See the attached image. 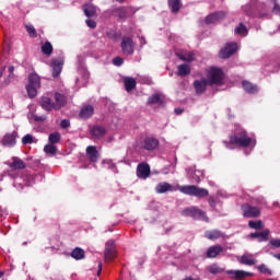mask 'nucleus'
Returning <instances> with one entry per match:
<instances>
[{"label": "nucleus", "instance_id": "25", "mask_svg": "<svg viewBox=\"0 0 280 280\" xmlns=\"http://www.w3.org/2000/svg\"><path fill=\"white\" fill-rule=\"evenodd\" d=\"M191 73V67L187 63L179 65L177 67V75L185 78V75H189Z\"/></svg>", "mask_w": 280, "mask_h": 280}, {"label": "nucleus", "instance_id": "35", "mask_svg": "<svg viewBox=\"0 0 280 280\" xmlns=\"http://www.w3.org/2000/svg\"><path fill=\"white\" fill-rule=\"evenodd\" d=\"M162 103H163V96H161V94H153L148 100L149 106H152V104H162Z\"/></svg>", "mask_w": 280, "mask_h": 280}, {"label": "nucleus", "instance_id": "15", "mask_svg": "<svg viewBox=\"0 0 280 280\" xmlns=\"http://www.w3.org/2000/svg\"><path fill=\"white\" fill-rule=\"evenodd\" d=\"M175 54L179 60H184L185 62H194L196 60V52L194 51L177 50Z\"/></svg>", "mask_w": 280, "mask_h": 280}, {"label": "nucleus", "instance_id": "39", "mask_svg": "<svg viewBox=\"0 0 280 280\" xmlns=\"http://www.w3.org/2000/svg\"><path fill=\"white\" fill-rule=\"evenodd\" d=\"M235 33L240 35H247L248 34V28L244 23H240V25L235 28Z\"/></svg>", "mask_w": 280, "mask_h": 280}, {"label": "nucleus", "instance_id": "30", "mask_svg": "<svg viewBox=\"0 0 280 280\" xmlns=\"http://www.w3.org/2000/svg\"><path fill=\"white\" fill-rule=\"evenodd\" d=\"M226 18V12L218 11L211 14V23H219Z\"/></svg>", "mask_w": 280, "mask_h": 280}, {"label": "nucleus", "instance_id": "42", "mask_svg": "<svg viewBox=\"0 0 280 280\" xmlns=\"http://www.w3.org/2000/svg\"><path fill=\"white\" fill-rule=\"evenodd\" d=\"M224 273V269L215 264L211 266V275H222Z\"/></svg>", "mask_w": 280, "mask_h": 280}, {"label": "nucleus", "instance_id": "20", "mask_svg": "<svg viewBox=\"0 0 280 280\" xmlns=\"http://www.w3.org/2000/svg\"><path fill=\"white\" fill-rule=\"evenodd\" d=\"M86 155L92 163H96L100 159V152L97 151V148L93 145L86 148Z\"/></svg>", "mask_w": 280, "mask_h": 280}, {"label": "nucleus", "instance_id": "58", "mask_svg": "<svg viewBox=\"0 0 280 280\" xmlns=\"http://www.w3.org/2000/svg\"><path fill=\"white\" fill-rule=\"evenodd\" d=\"M175 113H176L177 115H180V113H183V110H180V109H175Z\"/></svg>", "mask_w": 280, "mask_h": 280}, {"label": "nucleus", "instance_id": "40", "mask_svg": "<svg viewBox=\"0 0 280 280\" xmlns=\"http://www.w3.org/2000/svg\"><path fill=\"white\" fill-rule=\"evenodd\" d=\"M25 30H26L27 34L31 36V38H36L37 33H36V28L34 27V25L28 24L25 26Z\"/></svg>", "mask_w": 280, "mask_h": 280}, {"label": "nucleus", "instance_id": "2", "mask_svg": "<svg viewBox=\"0 0 280 280\" xmlns=\"http://www.w3.org/2000/svg\"><path fill=\"white\" fill-rule=\"evenodd\" d=\"M137 148L139 150H147L152 152L159 148V140L154 137L144 136L137 140Z\"/></svg>", "mask_w": 280, "mask_h": 280}, {"label": "nucleus", "instance_id": "17", "mask_svg": "<svg viewBox=\"0 0 280 280\" xmlns=\"http://www.w3.org/2000/svg\"><path fill=\"white\" fill-rule=\"evenodd\" d=\"M269 235H270V231L268 229H266L262 232L250 233L249 237L252 240H258V243H266V242H268Z\"/></svg>", "mask_w": 280, "mask_h": 280}, {"label": "nucleus", "instance_id": "23", "mask_svg": "<svg viewBox=\"0 0 280 280\" xmlns=\"http://www.w3.org/2000/svg\"><path fill=\"white\" fill-rule=\"evenodd\" d=\"M67 104V97L60 93L55 94V110H59Z\"/></svg>", "mask_w": 280, "mask_h": 280}, {"label": "nucleus", "instance_id": "12", "mask_svg": "<svg viewBox=\"0 0 280 280\" xmlns=\"http://www.w3.org/2000/svg\"><path fill=\"white\" fill-rule=\"evenodd\" d=\"M151 170L150 164L145 162H141L137 166V176L138 178H141L142 180H145L147 178H150Z\"/></svg>", "mask_w": 280, "mask_h": 280}, {"label": "nucleus", "instance_id": "5", "mask_svg": "<svg viewBox=\"0 0 280 280\" xmlns=\"http://www.w3.org/2000/svg\"><path fill=\"white\" fill-rule=\"evenodd\" d=\"M38 89H40V77L36 73H31L28 75V84L26 85L28 97H36Z\"/></svg>", "mask_w": 280, "mask_h": 280}, {"label": "nucleus", "instance_id": "27", "mask_svg": "<svg viewBox=\"0 0 280 280\" xmlns=\"http://www.w3.org/2000/svg\"><path fill=\"white\" fill-rule=\"evenodd\" d=\"M83 12L85 14V16H95L96 12H97V8L91 3L89 4H84L83 5Z\"/></svg>", "mask_w": 280, "mask_h": 280}, {"label": "nucleus", "instance_id": "11", "mask_svg": "<svg viewBox=\"0 0 280 280\" xmlns=\"http://www.w3.org/2000/svg\"><path fill=\"white\" fill-rule=\"evenodd\" d=\"M237 51V43H228L219 52L222 59H229Z\"/></svg>", "mask_w": 280, "mask_h": 280}, {"label": "nucleus", "instance_id": "43", "mask_svg": "<svg viewBox=\"0 0 280 280\" xmlns=\"http://www.w3.org/2000/svg\"><path fill=\"white\" fill-rule=\"evenodd\" d=\"M44 151L46 152V154H51V155H54V154H56V152H57V149H56V145H54V144H47L45 148H44Z\"/></svg>", "mask_w": 280, "mask_h": 280}, {"label": "nucleus", "instance_id": "53", "mask_svg": "<svg viewBox=\"0 0 280 280\" xmlns=\"http://www.w3.org/2000/svg\"><path fill=\"white\" fill-rule=\"evenodd\" d=\"M9 73H10V78H14V67L13 66H10L9 67Z\"/></svg>", "mask_w": 280, "mask_h": 280}, {"label": "nucleus", "instance_id": "28", "mask_svg": "<svg viewBox=\"0 0 280 280\" xmlns=\"http://www.w3.org/2000/svg\"><path fill=\"white\" fill-rule=\"evenodd\" d=\"M91 135H93L95 139H100L106 135V129L104 127L95 126L91 129Z\"/></svg>", "mask_w": 280, "mask_h": 280}, {"label": "nucleus", "instance_id": "61", "mask_svg": "<svg viewBox=\"0 0 280 280\" xmlns=\"http://www.w3.org/2000/svg\"><path fill=\"white\" fill-rule=\"evenodd\" d=\"M207 237H208V240H211V234H208Z\"/></svg>", "mask_w": 280, "mask_h": 280}, {"label": "nucleus", "instance_id": "26", "mask_svg": "<svg viewBox=\"0 0 280 280\" xmlns=\"http://www.w3.org/2000/svg\"><path fill=\"white\" fill-rule=\"evenodd\" d=\"M168 8L173 14H177L180 8H183V4L180 3V0H168Z\"/></svg>", "mask_w": 280, "mask_h": 280}, {"label": "nucleus", "instance_id": "36", "mask_svg": "<svg viewBox=\"0 0 280 280\" xmlns=\"http://www.w3.org/2000/svg\"><path fill=\"white\" fill-rule=\"evenodd\" d=\"M222 253H224V247L221 245H214L211 247V258H218Z\"/></svg>", "mask_w": 280, "mask_h": 280}, {"label": "nucleus", "instance_id": "56", "mask_svg": "<svg viewBox=\"0 0 280 280\" xmlns=\"http://www.w3.org/2000/svg\"><path fill=\"white\" fill-rule=\"evenodd\" d=\"M273 258L280 261V253L279 254H275Z\"/></svg>", "mask_w": 280, "mask_h": 280}, {"label": "nucleus", "instance_id": "4", "mask_svg": "<svg viewBox=\"0 0 280 280\" xmlns=\"http://www.w3.org/2000/svg\"><path fill=\"white\" fill-rule=\"evenodd\" d=\"M177 189L180 194L196 196V198H207V196H209V190L198 188L197 186H177Z\"/></svg>", "mask_w": 280, "mask_h": 280}, {"label": "nucleus", "instance_id": "49", "mask_svg": "<svg viewBox=\"0 0 280 280\" xmlns=\"http://www.w3.org/2000/svg\"><path fill=\"white\" fill-rule=\"evenodd\" d=\"M113 62L116 67H121V65H124V59L121 57H116L113 59Z\"/></svg>", "mask_w": 280, "mask_h": 280}, {"label": "nucleus", "instance_id": "9", "mask_svg": "<svg viewBox=\"0 0 280 280\" xmlns=\"http://www.w3.org/2000/svg\"><path fill=\"white\" fill-rule=\"evenodd\" d=\"M132 14V8L130 7H118L112 10V16L118 19V21H126L128 16Z\"/></svg>", "mask_w": 280, "mask_h": 280}, {"label": "nucleus", "instance_id": "19", "mask_svg": "<svg viewBox=\"0 0 280 280\" xmlns=\"http://www.w3.org/2000/svg\"><path fill=\"white\" fill-rule=\"evenodd\" d=\"M39 104L44 110H56V103H54L49 96H43Z\"/></svg>", "mask_w": 280, "mask_h": 280}, {"label": "nucleus", "instance_id": "60", "mask_svg": "<svg viewBox=\"0 0 280 280\" xmlns=\"http://www.w3.org/2000/svg\"><path fill=\"white\" fill-rule=\"evenodd\" d=\"M3 275H5V272L0 271V279H1V277H3Z\"/></svg>", "mask_w": 280, "mask_h": 280}, {"label": "nucleus", "instance_id": "31", "mask_svg": "<svg viewBox=\"0 0 280 280\" xmlns=\"http://www.w3.org/2000/svg\"><path fill=\"white\" fill-rule=\"evenodd\" d=\"M42 52H43L45 56H51V54H54V46L51 45V43L45 42V43L42 45Z\"/></svg>", "mask_w": 280, "mask_h": 280}, {"label": "nucleus", "instance_id": "13", "mask_svg": "<svg viewBox=\"0 0 280 280\" xmlns=\"http://www.w3.org/2000/svg\"><path fill=\"white\" fill-rule=\"evenodd\" d=\"M120 47L127 56H130L135 52V42L130 37H122Z\"/></svg>", "mask_w": 280, "mask_h": 280}, {"label": "nucleus", "instance_id": "33", "mask_svg": "<svg viewBox=\"0 0 280 280\" xmlns=\"http://www.w3.org/2000/svg\"><path fill=\"white\" fill-rule=\"evenodd\" d=\"M126 91L130 92L137 86V81L133 78H126L124 80Z\"/></svg>", "mask_w": 280, "mask_h": 280}, {"label": "nucleus", "instance_id": "59", "mask_svg": "<svg viewBox=\"0 0 280 280\" xmlns=\"http://www.w3.org/2000/svg\"><path fill=\"white\" fill-rule=\"evenodd\" d=\"M118 3H126V0H116Z\"/></svg>", "mask_w": 280, "mask_h": 280}, {"label": "nucleus", "instance_id": "54", "mask_svg": "<svg viewBox=\"0 0 280 280\" xmlns=\"http://www.w3.org/2000/svg\"><path fill=\"white\" fill-rule=\"evenodd\" d=\"M205 25H211V15H208L206 19H205Z\"/></svg>", "mask_w": 280, "mask_h": 280}, {"label": "nucleus", "instance_id": "29", "mask_svg": "<svg viewBox=\"0 0 280 280\" xmlns=\"http://www.w3.org/2000/svg\"><path fill=\"white\" fill-rule=\"evenodd\" d=\"M195 89L197 91V93H205V91L207 90V80L202 79V80H197L194 83Z\"/></svg>", "mask_w": 280, "mask_h": 280}, {"label": "nucleus", "instance_id": "52", "mask_svg": "<svg viewBox=\"0 0 280 280\" xmlns=\"http://www.w3.org/2000/svg\"><path fill=\"white\" fill-rule=\"evenodd\" d=\"M60 126L63 129L69 128V126H71V122H69V120H67V119H63V120H61Z\"/></svg>", "mask_w": 280, "mask_h": 280}, {"label": "nucleus", "instance_id": "57", "mask_svg": "<svg viewBox=\"0 0 280 280\" xmlns=\"http://www.w3.org/2000/svg\"><path fill=\"white\" fill-rule=\"evenodd\" d=\"M207 257H208V258L211 257V248H208V250H207Z\"/></svg>", "mask_w": 280, "mask_h": 280}, {"label": "nucleus", "instance_id": "16", "mask_svg": "<svg viewBox=\"0 0 280 280\" xmlns=\"http://www.w3.org/2000/svg\"><path fill=\"white\" fill-rule=\"evenodd\" d=\"M63 65H65V59H62V58L52 59L51 67H52L54 78H58V75H60V73H62Z\"/></svg>", "mask_w": 280, "mask_h": 280}, {"label": "nucleus", "instance_id": "41", "mask_svg": "<svg viewBox=\"0 0 280 280\" xmlns=\"http://www.w3.org/2000/svg\"><path fill=\"white\" fill-rule=\"evenodd\" d=\"M257 269L262 275L272 276V271L265 264L259 265Z\"/></svg>", "mask_w": 280, "mask_h": 280}, {"label": "nucleus", "instance_id": "47", "mask_svg": "<svg viewBox=\"0 0 280 280\" xmlns=\"http://www.w3.org/2000/svg\"><path fill=\"white\" fill-rule=\"evenodd\" d=\"M222 236V232L218 231V230H213L211 232V240H220V237Z\"/></svg>", "mask_w": 280, "mask_h": 280}, {"label": "nucleus", "instance_id": "21", "mask_svg": "<svg viewBox=\"0 0 280 280\" xmlns=\"http://www.w3.org/2000/svg\"><path fill=\"white\" fill-rule=\"evenodd\" d=\"M93 113H95V109L91 105H84L81 108L80 117L81 119H89V117L93 116Z\"/></svg>", "mask_w": 280, "mask_h": 280}, {"label": "nucleus", "instance_id": "34", "mask_svg": "<svg viewBox=\"0 0 280 280\" xmlns=\"http://www.w3.org/2000/svg\"><path fill=\"white\" fill-rule=\"evenodd\" d=\"M248 228L256 231H262L264 230V222L261 220L258 221H249Z\"/></svg>", "mask_w": 280, "mask_h": 280}, {"label": "nucleus", "instance_id": "14", "mask_svg": "<svg viewBox=\"0 0 280 280\" xmlns=\"http://www.w3.org/2000/svg\"><path fill=\"white\" fill-rule=\"evenodd\" d=\"M16 137H19V132L13 131L11 133H7L3 136L1 140V144L5 148H13V145H16Z\"/></svg>", "mask_w": 280, "mask_h": 280}, {"label": "nucleus", "instance_id": "6", "mask_svg": "<svg viewBox=\"0 0 280 280\" xmlns=\"http://www.w3.org/2000/svg\"><path fill=\"white\" fill-rule=\"evenodd\" d=\"M182 214L185 218H194L195 220H203L205 222H209V218H207V214L196 207L184 209Z\"/></svg>", "mask_w": 280, "mask_h": 280}, {"label": "nucleus", "instance_id": "45", "mask_svg": "<svg viewBox=\"0 0 280 280\" xmlns=\"http://www.w3.org/2000/svg\"><path fill=\"white\" fill-rule=\"evenodd\" d=\"M103 167H105V170H115V163H113V160H104L103 161Z\"/></svg>", "mask_w": 280, "mask_h": 280}, {"label": "nucleus", "instance_id": "7", "mask_svg": "<svg viewBox=\"0 0 280 280\" xmlns=\"http://www.w3.org/2000/svg\"><path fill=\"white\" fill-rule=\"evenodd\" d=\"M117 245H115V241H108L105 245L104 250L105 264H110V261H115V259H117Z\"/></svg>", "mask_w": 280, "mask_h": 280}, {"label": "nucleus", "instance_id": "32", "mask_svg": "<svg viewBox=\"0 0 280 280\" xmlns=\"http://www.w3.org/2000/svg\"><path fill=\"white\" fill-rule=\"evenodd\" d=\"M10 167L11 170H25V162L21 159H14Z\"/></svg>", "mask_w": 280, "mask_h": 280}, {"label": "nucleus", "instance_id": "10", "mask_svg": "<svg viewBox=\"0 0 280 280\" xmlns=\"http://www.w3.org/2000/svg\"><path fill=\"white\" fill-rule=\"evenodd\" d=\"M225 273L230 280H246V278L255 277V273L245 270H226Z\"/></svg>", "mask_w": 280, "mask_h": 280}, {"label": "nucleus", "instance_id": "18", "mask_svg": "<svg viewBox=\"0 0 280 280\" xmlns=\"http://www.w3.org/2000/svg\"><path fill=\"white\" fill-rule=\"evenodd\" d=\"M156 194H167V191H176V188L167 182H161L155 187Z\"/></svg>", "mask_w": 280, "mask_h": 280}, {"label": "nucleus", "instance_id": "1", "mask_svg": "<svg viewBox=\"0 0 280 280\" xmlns=\"http://www.w3.org/2000/svg\"><path fill=\"white\" fill-rule=\"evenodd\" d=\"M230 148H248L253 143V138L248 137V132L240 129L235 135L230 136Z\"/></svg>", "mask_w": 280, "mask_h": 280}, {"label": "nucleus", "instance_id": "62", "mask_svg": "<svg viewBox=\"0 0 280 280\" xmlns=\"http://www.w3.org/2000/svg\"><path fill=\"white\" fill-rule=\"evenodd\" d=\"M3 71H4V69L0 72V75H3Z\"/></svg>", "mask_w": 280, "mask_h": 280}, {"label": "nucleus", "instance_id": "22", "mask_svg": "<svg viewBox=\"0 0 280 280\" xmlns=\"http://www.w3.org/2000/svg\"><path fill=\"white\" fill-rule=\"evenodd\" d=\"M242 85L245 92H247L248 94H255L259 91V89L257 88V84H254L253 82L247 80L243 81Z\"/></svg>", "mask_w": 280, "mask_h": 280}, {"label": "nucleus", "instance_id": "37", "mask_svg": "<svg viewBox=\"0 0 280 280\" xmlns=\"http://www.w3.org/2000/svg\"><path fill=\"white\" fill-rule=\"evenodd\" d=\"M71 257L73 259H84V252H83V249L80 248V247L74 248L72 250V253H71Z\"/></svg>", "mask_w": 280, "mask_h": 280}, {"label": "nucleus", "instance_id": "51", "mask_svg": "<svg viewBox=\"0 0 280 280\" xmlns=\"http://www.w3.org/2000/svg\"><path fill=\"white\" fill-rule=\"evenodd\" d=\"M244 11L249 16H254L255 15V12H253V10H250V5L244 7Z\"/></svg>", "mask_w": 280, "mask_h": 280}, {"label": "nucleus", "instance_id": "44", "mask_svg": "<svg viewBox=\"0 0 280 280\" xmlns=\"http://www.w3.org/2000/svg\"><path fill=\"white\" fill-rule=\"evenodd\" d=\"M22 143L24 145H27V144H31V143H34V136L33 135H26L22 138Z\"/></svg>", "mask_w": 280, "mask_h": 280}, {"label": "nucleus", "instance_id": "55", "mask_svg": "<svg viewBox=\"0 0 280 280\" xmlns=\"http://www.w3.org/2000/svg\"><path fill=\"white\" fill-rule=\"evenodd\" d=\"M102 275V262L98 264V271H97V277Z\"/></svg>", "mask_w": 280, "mask_h": 280}, {"label": "nucleus", "instance_id": "8", "mask_svg": "<svg viewBox=\"0 0 280 280\" xmlns=\"http://www.w3.org/2000/svg\"><path fill=\"white\" fill-rule=\"evenodd\" d=\"M245 219H257L261 215V210L258 207H253L249 203H244L241 207Z\"/></svg>", "mask_w": 280, "mask_h": 280}, {"label": "nucleus", "instance_id": "24", "mask_svg": "<svg viewBox=\"0 0 280 280\" xmlns=\"http://www.w3.org/2000/svg\"><path fill=\"white\" fill-rule=\"evenodd\" d=\"M241 264L244 266L253 267L257 265V259L253 255H243L241 257Z\"/></svg>", "mask_w": 280, "mask_h": 280}, {"label": "nucleus", "instance_id": "48", "mask_svg": "<svg viewBox=\"0 0 280 280\" xmlns=\"http://www.w3.org/2000/svg\"><path fill=\"white\" fill-rule=\"evenodd\" d=\"M273 3L272 12L278 14L280 13V5L278 4V0H271Z\"/></svg>", "mask_w": 280, "mask_h": 280}, {"label": "nucleus", "instance_id": "46", "mask_svg": "<svg viewBox=\"0 0 280 280\" xmlns=\"http://www.w3.org/2000/svg\"><path fill=\"white\" fill-rule=\"evenodd\" d=\"M269 245L276 249H280V238H273L269 242Z\"/></svg>", "mask_w": 280, "mask_h": 280}, {"label": "nucleus", "instance_id": "38", "mask_svg": "<svg viewBox=\"0 0 280 280\" xmlns=\"http://www.w3.org/2000/svg\"><path fill=\"white\" fill-rule=\"evenodd\" d=\"M60 132H54L49 135V143L52 145L60 142Z\"/></svg>", "mask_w": 280, "mask_h": 280}, {"label": "nucleus", "instance_id": "63", "mask_svg": "<svg viewBox=\"0 0 280 280\" xmlns=\"http://www.w3.org/2000/svg\"><path fill=\"white\" fill-rule=\"evenodd\" d=\"M267 280H275V279L269 278V279H267Z\"/></svg>", "mask_w": 280, "mask_h": 280}, {"label": "nucleus", "instance_id": "50", "mask_svg": "<svg viewBox=\"0 0 280 280\" xmlns=\"http://www.w3.org/2000/svg\"><path fill=\"white\" fill-rule=\"evenodd\" d=\"M88 27H91V30H95L97 27V23L93 20H86Z\"/></svg>", "mask_w": 280, "mask_h": 280}, {"label": "nucleus", "instance_id": "3", "mask_svg": "<svg viewBox=\"0 0 280 280\" xmlns=\"http://www.w3.org/2000/svg\"><path fill=\"white\" fill-rule=\"evenodd\" d=\"M226 80V73L220 67H211V89L212 91L215 86L224 85Z\"/></svg>", "mask_w": 280, "mask_h": 280}]
</instances>
